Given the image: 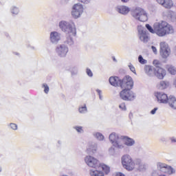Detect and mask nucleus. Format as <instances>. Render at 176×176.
<instances>
[{
	"mask_svg": "<svg viewBox=\"0 0 176 176\" xmlns=\"http://www.w3.org/2000/svg\"><path fill=\"white\" fill-rule=\"evenodd\" d=\"M120 97L124 101H131V100H134L135 96L131 89H123L120 93Z\"/></svg>",
	"mask_w": 176,
	"mask_h": 176,
	"instance_id": "6e6552de",
	"label": "nucleus"
},
{
	"mask_svg": "<svg viewBox=\"0 0 176 176\" xmlns=\"http://www.w3.org/2000/svg\"><path fill=\"white\" fill-rule=\"evenodd\" d=\"M83 13V6L80 3L75 4L72 8V15L74 19H78Z\"/></svg>",
	"mask_w": 176,
	"mask_h": 176,
	"instance_id": "1a4fd4ad",
	"label": "nucleus"
},
{
	"mask_svg": "<svg viewBox=\"0 0 176 176\" xmlns=\"http://www.w3.org/2000/svg\"><path fill=\"white\" fill-rule=\"evenodd\" d=\"M166 69L170 75H176V68L175 67L171 65H168L166 66Z\"/></svg>",
	"mask_w": 176,
	"mask_h": 176,
	"instance_id": "393cba45",
	"label": "nucleus"
},
{
	"mask_svg": "<svg viewBox=\"0 0 176 176\" xmlns=\"http://www.w3.org/2000/svg\"><path fill=\"white\" fill-rule=\"evenodd\" d=\"M155 96L157 99V101L162 104H167L168 101V96L163 92H156Z\"/></svg>",
	"mask_w": 176,
	"mask_h": 176,
	"instance_id": "f8f14e48",
	"label": "nucleus"
},
{
	"mask_svg": "<svg viewBox=\"0 0 176 176\" xmlns=\"http://www.w3.org/2000/svg\"><path fill=\"white\" fill-rule=\"evenodd\" d=\"M168 104L170 107V108H173V109H176V98L170 96H169L168 99Z\"/></svg>",
	"mask_w": 176,
	"mask_h": 176,
	"instance_id": "aec40b11",
	"label": "nucleus"
},
{
	"mask_svg": "<svg viewBox=\"0 0 176 176\" xmlns=\"http://www.w3.org/2000/svg\"><path fill=\"white\" fill-rule=\"evenodd\" d=\"M170 86V82L166 80H162L157 84V87L159 90H165V89H168Z\"/></svg>",
	"mask_w": 176,
	"mask_h": 176,
	"instance_id": "a211bd4d",
	"label": "nucleus"
},
{
	"mask_svg": "<svg viewBox=\"0 0 176 176\" xmlns=\"http://www.w3.org/2000/svg\"><path fill=\"white\" fill-rule=\"evenodd\" d=\"M144 71H145L146 74L151 75V74H152V71H153L152 67L149 66V65L146 66L144 68Z\"/></svg>",
	"mask_w": 176,
	"mask_h": 176,
	"instance_id": "c756f323",
	"label": "nucleus"
},
{
	"mask_svg": "<svg viewBox=\"0 0 176 176\" xmlns=\"http://www.w3.org/2000/svg\"><path fill=\"white\" fill-rule=\"evenodd\" d=\"M113 61H116V59L115 58L114 56L113 57Z\"/></svg>",
	"mask_w": 176,
	"mask_h": 176,
	"instance_id": "8fccbe9b",
	"label": "nucleus"
},
{
	"mask_svg": "<svg viewBox=\"0 0 176 176\" xmlns=\"http://www.w3.org/2000/svg\"><path fill=\"white\" fill-rule=\"evenodd\" d=\"M162 173L171 175V174H174V173H175V170H174V168H173V167H171L170 166L166 165V167H165Z\"/></svg>",
	"mask_w": 176,
	"mask_h": 176,
	"instance_id": "4be33fe9",
	"label": "nucleus"
},
{
	"mask_svg": "<svg viewBox=\"0 0 176 176\" xmlns=\"http://www.w3.org/2000/svg\"><path fill=\"white\" fill-rule=\"evenodd\" d=\"M85 162L89 167H91L92 168H98V167H100V161L91 155L86 156Z\"/></svg>",
	"mask_w": 176,
	"mask_h": 176,
	"instance_id": "0eeeda50",
	"label": "nucleus"
},
{
	"mask_svg": "<svg viewBox=\"0 0 176 176\" xmlns=\"http://www.w3.org/2000/svg\"><path fill=\"white\" fill-rule=\"evenodd\" d=\"M43 87H44V92L45 94H47V93H49V86L47 84H43Z\"/></svg>",
	"mask_w": 176,
	"mask_h": 176,
	"instance_id": "72a5a7b5",
	"label": "nucleus"
},
{
	"mask_svg": "<svg viewBox=\"0 0 176 176\" xmlns=\"http://www.w3.org/2000/svg\"><path fill=\"white\" fill-rule=\"evenodd\" d=\"M1 171H2V168L0 167V173H1Z\"/></svg>",
	"mask_w": 176,
	"mask_h": 176,
	"instance_id": "3c124183",
	"label": "nucleus"
},
{
	"mask_svg": "<svg viewBox=\"0 0 176 176\" xmlns=\"http://www.w3.org/2000/svg\"><path fill=\"white\" fill-rule=\"evenodd\" d=\"M99 167L102 168V171H104V174H108L109 173H111V168L108 166V165H105L104 164H100L99 165Z\"/></svg>",
	"mask_w": 176,
	"mask_h": 176,
	"instance_id": "a878e982",
	"label": "nucleus"
},
{
	"mask_svg": "<svg viewBox=\"0 0 176 176\" xmlns=\"http://www.w3.org/2000/svg\"><path fill=\"white\" fill-rule=\"evenodd\" d=\"M50 38L53 43L58 42L60 39V34L57 32H52L50 34Z\"/></svg>",
	"mask_w": 176,
	"mask_h": 176,
	"instance_id": "412c9836",
	"label": "nucleus"
},
{
	"mask_svg": "<svg viewBox=\"0 0 176 176\" xmlns=\"http://www.w3.org/2000/svg\"><path fill=\"white\" fill-rule=\"evenodd\" d=\"M119 107L120 108V109H122V111H126V104L124 103H121L119 106Z\"/></svg>",
	"mask_w": 176,
	"mask_h": 176,
	"instance_id": "4c0bfd02",
	"label": "nucleus"
},
{
	"mask_svg": "<svg viewBox=\"0 0 176 176\" xmlns=\"http://www.w3.org/2000/svg\"><path fill=\"white\" fill-rule=\"evenodd\" d=\"M122 2H129V0H122Z\"/></svg>",
	"mask_w": 176,
	"mask_h": 176,
	"instance_id": "09e8293b",
	"label": "nucleus"
},
{
	"mask_svg": "<svg viewBox=\"0 0 176 176\" xmlns=\"http://www.w3.org/2000/svg\"><path fill=\"white\" fill-rule=\"evenodd\" d=\"M121 140H123L125 145H127V146H133L135 142L134 140L127 137V136H121Z\"/></svg>",
	"mask_w": 176,
	"mask_h": 176,
	"instance_id": "6ab92c4d",
	"label": "nucleus"
},
{
	"mask_svg": "<svg viewBox=\"0 0 176 176\" xmlns=\"http://www.w3.org/2000/svg\"><path fill=\"white\" fill-rule=\"evenodd\" d=\"M154 75H155L158 79H164V77L167 75V72L166 69H163V67L154 69Z\"/></svg>",
	"mask_w": 176,
	"mask_h": 176,
	"instance_id": "4468645a",
	"label": "nucleus"
},
{
	"mask_svg": "<svg viewBox=\"0 0 176 176\" xmlns=\"http://www.w3.org/2000/svg\"><path fill=\"white\" fill-rule=\"evenodd\" d=\"M79 2H82V3H89L90 0H78Z\"/></svg>",
	"mask_w": 176,
	"mask_h": 176,
	"instance_id": "a19ab883",
	"label": "nucleus"
},
{
	"mask_svg": "<svg viewBox=\"0 0 176 176\" xmlns=\"http://www.w3.org/2000/svg\"><path fill=\"white\" fill-rule=\"evenodd\" d=\"M122 167L127 170V171H133L135 168V163L133 160V158L129 155L122 156Z\"/></svg>",
	"mask_w": 176,
	"mask_h": 176,
	"instance_id": "20e7f679",
	"label": "nucleus"
},
{
	"mask_svg": "<svg viewBox=\"0 0 176 176\" xmlns=\"http://www.w3.org/2000/svg\"><path fill=\"white\" fill-rule=\"evenodd\" d=\"M156 111H157V108H155L153 109L151 111V113L152 115H155L156 113Z\"/></svg>",
	"mask_w": 176,
	"mask_h": 176,
	"instance_id": "a18cd8bd",
	"label": "nucleus"
},
{
	"mask_svg": "<svg viewBox=\"0 0 176 176\" xmlns=\"http://www.w3.org/2000/svg\"><path fill=\"white\" fill-rule=\"evenodd\" d=\"M109 83L111 85V86H115L116 87L117 86L120 87V83L122 82V80L119 78L118 76H111L109 78Z\"/></svg>",
	"mask_w": 176,
	"mask_h": 176,
	"instance_id": "f3484780",
	"label": "nucleus"
},
{
	"mask_svg": "<svg viewBox=\"0 0 176 176\" xmlns=\"http://www.w3.org/2000/svg\"><path fill=\"white\" fill-rule=\"evenodd\" d=\"M157 167L160 171H162L163 173L164 170L167 167V164L162 163V162H158L157 164Z\"/></svg>",
	"mask_w": 176,
	"mask_h": 176,
	"instance_id": "cd10ccee",
	"label": "nucleus"
},
{
	"mask_svg": "<svg viewBox=\"0 0 176 176\" xmlns=\"http://www.w3.org/2000/svg\"><path fill=\"white\" fill-rule=\"evenodd\" d=\"M97 93H98V95H99V96H100V98H101V91L99 90V89H98V90H97Z\"/></svg>",
	"mask_w": 176,
	"mask_h": 176,
	"instance_id": "49530a36",
	"label": "nucleus"
},
{
	"mask_svg": "<svg viewBox=\"0 0 176 176\" xmlns=\"http://www.w3.org/2000/svg\"><path fill=\"white\" fill-rule=\"evenodd\" d=\"M157 2L165 8V9H171L172 6L174 5L171 0H157Z\"/></svg>",
	"mask_w": 176,
	"mask_h": 176,
	"instance_id": "dca6fc26",
	"label": "nucleus"
},
{
	"mask_svg": "<svg viewBox=\"0 0 176 176\" xmlns=\"http://www.w3.org/2000/svg\"><path fill=\"white\" fill-rule=\"evenodd\" d=\"M56 52L60 57H65L68 53V47L64 45H60L56 47Z\"/></svg>",
	"mask_w": 176,
	"mask_h": 176,
	"instance_id": "2eb2a0df",
	"label": "nucleus"
},
{
	"mask_svg": "<svg viewBox=\"0 0 176 176\" xmlns=\"http://www.w3.org/2000/svg\"><path fill=\"white\" fill-rule=\"evenodd\" d=\"M146 28L149 32L156 34L158 36H166V35L174 34V28L164 21L154 24L153 28L149 24H146Z\"/></svg>",
	"mask_w": 176,
	"mask_h": 176,
	"instance_id": "f257e3e1",
	"label": "nucleus"
},
{
	"mask_svg": "<svg viewBox=\"0 0 176 176\" xmlns=\"http://www.w3.org/2000/svg\"><path fill=\"white\" fill-rule=\"evenodd\" d=\"M160 176H166L165 175H160Z\"/></svg>",
	"mask_w": 176,
	"mask_h": 176,
	"instance_id": "603ef678",
	"label": "nucleus"
},
{
	"mask_svg": "<svg viewBox=\"0 0 176 176\" xmlns=\"http://www.w3.org/2000/svg\"><path fill=\"white\" fill-rule=\"evenodd\" d=\"M89 174L91 176H104V173L98 170H91Z\"/></svg>",
	"mask_w": 176,
	"mask_h": 176,
	"instance_id": "5701e85b",
	"label": "nucleus"
},
{
	"mask_svg": "<svg viewBox=\"0 0 176 176\" xmlns=\"http://www.w3.org/2000/svg\"><path fill=\"white\" fill-rule=\"evenodd\" d=\"M87 151L89 153H96L97 151V146H90Z\"/></svg>",
	"mask_w": 176,
	"mask_h": 176,
	"instance_id": "c85d7f7f",
	"label": "nucleus"
},
{
	"mask_svg": "<svg viewBox=\"0 0 176 176\" xmlns=\"http://www.w3.org/2000/svg\"><path fill=\"white\" fill-rule=\"evenodd\" d=\"M18 12H19V10H18L17 8H14L12 9V13H13L14 14H17Z\"/></svg>",
	"mask_w": 176,
	"mask_h": 176,
	"instance_id": "37998d69",
	"label": "nucleus"
},
{
	"mask_svg": "<svg viewBox=\"0 0 176 176\" xmlns=\"http://www.w3.org/2000/svg\"><path fill=\"white\" fill-rule=\"evenodd\" d=\"M87 74L88 76H93V72H91L90 69H87Z\"/></svg>",
	"mask_w": 176,
	"mask_h": 176,
	"instance_id": "ea45409f",
	"label": "nucleus"
},
{
	"mask_svg": "<svg viewBox=\"0 0 176 176\" xmlns=\"http://www.w3.org/2000/svg\"><path fill=\"white\" fill-rule=\"evenodd\" d=\"M138 61L140 64H146V60L144 59L142 55L138 56Z\"/></svg>",
	"mask_w": 176,
	"mask_h": 176,
	"instance_id": "2f4dec72",
	"label": "nucleus"
},
{
	"mask_svg": "<svg viewBox=\"0 0 176 176\" xmlns=\"http://www.w3.org/2000/svg\"><path fill=\"white\" fill-rule=\"evenodd\" d=\"M129 67L131 72H133V74H135V67H134V66L131 63L129 64Z\"/></svg>",
	"mask_w": 176,
	"mask_h": 176,
	"instance_id": "c9c22d12",
	"label": "nucleus"
},
{
	"mask_svg": "<svg viewBox=\"0 0 176 176\" xmlns=\"http://www.w3.org/2000/svg\"><path fill=\"white\" fill-rule=\"evenodd\" d=\"M133 16L139 21L145 22L148 21V14L144 9L138 8L133 12Z\"/></svg>",
	"mask_w": 176,
	"mask_h": 176,
	"instance_id": "39448f33",
	"label": "nucleus"
},
{
	"mask_svg": "<svg viewBox=\"0 0 176 176\" xmlns=\"http://www.w3.org/2000/svg\"><path fill=\"white\" fill-rule=\"evenodd\" d=\"M151 49H152L153 53H155V54H156L157 53V50L156 49V47L155 46H152Z\"/></svg>",
	"mask_w": 176,
	"mask_h": 176,
	"instance_id": "79ce46f5",
	"label": "nucleus"
},
{
	"mask_svg": "<svg viewBox=\"0 0 176 176\" xmlns=\"http://www.w3.org/2000/svg\"><path fill=\"white\" fill-rule=\"evenodd\" d=\"M95 137L99 140V141H102V140H104V135H102V134L100 133H96L95 134Z\"/></svg>",
	"mask_w": 176,
	"mask_h": 176,
	"instance_id": "7c9ffc66",
	"label": "nucleus"
},
{
	"mask_svg": "<svg viewBox=\"0 0 176 176\" xmlns=\"http://www.w3.org/2000/svg\"><path fill=\"white\" fill-rule=\"evenodd\" d=\"M133 86H134V82L131 76H126L121 80V89L131 90V89H133Z\"/></svg>",
	"mask_w": 176,
	"mask_h": 176,
	"instance_id": "423d86ee",
	"label": "nucleus"
},
{
	"mask_svg": "<svg viewBox=\"0 0 176 176\" xmlns=\"http://www.w3.org/2000/svg\"><path fill=\"white\" fill-rule=\"evenodd\" d=\"M138 37L142 42H144V43L149 42V34L146 30H139Z\"/></svg>",
	"mask_w": 176,
	"mask_h": 176,
	"instance_id": "ddd939ff",
	"label": "nucleus"
},
{
	"mask_svg": "<svg viewBox=\"0 0 176 176\" xmlns=\"http://www.w3.org/2000/svg\"><path fill=\"white\" fill-rule=\"evenodd\" d=\"M160 53L163 58H167L170 56V50L168 45L166 42H161L160 44Z\"/></svg>",
	"mask_w": 176,
	"mask_h": 176,
	"instance_id": "9d476101",
	"label": "nucleus"
},
{
	"mask_svg": "<svg viewBox=\"0 0 176 176\" xmlns=\"http://www.w3.org/2000/svg\"><path fill=\"white\" fill-rule=\"evenodd\" d=\"M114 176H126V175L120 172H118V173H116Z\"/></svg>",
	"mask_w": 176,
	"mask_h": 176,
	"instance_id": "c03bdc74",
	"label": "nucleus"
},
{
	"mask_svg": "<svg viewBox=\"0 0 176 176\" xmlns=\"http://www.w3.org/2000/svg\"><path fill=\"white\" fill-rule=\"evenodd\" d=\"M118 10H119V12L121 13L122 14H127V13L130 12V8H129V7L122 6L119 8Z\"/></svg>",
	"mask_w": 176,
	"mask_h": 176,
	"instance_id": "b1692460",
	"label": "nucleus"
},
{
	"mask_svg": "<svg viewBox=\"0 0 176 176\" xmlns=\"http://www.w3.org/2000/svg\"><path fill=\"white\" fill-rule=\"evenodd\" d=\"M109 140L113 146H116V148H122V145H120L122 138H119L116 133L110 134Z\"/></svg>",
	"mask_w": 176,
	"mask_h": 176,
	"instance_id": "9b49d317",
	"label": "nucleus"
},
{
	"mask_svg": "<svg viewBox=\"0 0 176 176\" xmlns=\"http://www.w3.org/2000/svg\"><path fill=\"white\" fill-rule=\"evenodd\" d=\"M173 85L176 87V78L174 79Z\"/></svg>",
	"mask_w": 176,
	"mask_h": 176,
	"instance_id": "de8ad7c7",
	"label": "nucleus"
},
{
	"mask_svg": "<svg viewBox=\"0 0 176 176\" xmlns=\"http://www.w3.org/2000/svg\"><path fill=\"white\" fill-rule=\"evenodd\" d=\"M146 28L149 32L156 34L158 36H166V35L174 34V28L164 21L154 24L153 28L149 24H146Z\"/></svg>",
	"mask_w": 176,
	"mask_h": 176,
	"instance_id": "f03ea898",
	"label": "nucleus"
},
{
	"mask_svg": "<svg viewBox=\"0 0 176 176\" xmlns=\"http://www.w3.org/2000/svg\"><path fill=\"white\" fill-rule=\"evenodd\" d=\"M173 142H175L176 141L175 140H172Z\"/></svg>",
	"mask_w": 176,
	"mask_h": 176,
	"instance_id": "864d4df0",
	"label": "nucleus"
},
{
	"mask_svg": "<svg viewBox=\"0 0 176 176\" xmlns=\"http://www.w3.org/2000/svg\"><path fill=\"white\" fill-rule=\"evenodd\" d=\"M74 129L78 133H83V128L82 126H75Z\"/></svg>",
	"mask_w": 176,
	"mask_h": 176,
	"instance_id": "f704fd0d",
	"label": "nucleus"
},
{
	"mask_svg": "<svg viewBox=\"0 0 176 176\" xmlns=\"http://www.w3.org/2000/svg\"><path fill=\"white\" fill-rule=\"evenodd\" d=\"M153 65H154V69H157L158 68H162V63L160 60L155 59L153 61Z\"/></svg>",
	"mask_w": 176,
	"mask_h": 176,
	"instance_id": "bb28decb",
	"label": "nucleus"
},
{
	"mask_svg": "<svg viewBox=\"0 0 176 176\" xmlns=\"http://www.w3.org/2000/svg\"><path fill=\"white\" fill-rule=\"evenodd\" d=\"M87 111V107H86V104L84 105V107H81L79 108V112L80 113H85Z\"/></svg>",
	"mask_w": 176,
	"mask_h": 176,
	"instance_id": "473e14b6",
	"label": "nucleus"
},
{
	"mask_svg": "<svg viewBox=\"0 0 176 176\" xmlns=\"http://www.w3.org/2000/svg\"><path fill=\"white\" fill-rule=\"evenodd\" d=\"M138 168L140 170H145L146 168V166L141 164L140 162H138Z\"/></svg>",
	"mask_w": 176,
	"mask_h": 176,
	"instance_id": "e433bc0d",
	"label": "nucleus"
},
{
	"mask_svg": "<svg viewBox=\"0 0 176 176\" xmlns=\"http://www.w3.org/2000/svg\"><path fill=\"white\" fill-rule=\"evenodd\" d=\"M11 129H12V130H17V124H14V123H11L10 124Z\"/></svg>",
	"mask_w": 176,
	"mask_h": 176,
	"instance_id": "58836bf2",
	"label": "nucleus"
},
{
	"mask_svg": "<svg viewBox=\"0 0 176 176\" xmlns=\"http://www.w3.org/2000/svg\"><path fill=\"white\" fill-rule=\"evenodd\" d=\"M59 27L62 31H64V32H67L69 38L76 35V28H75V25L74 24L71 25L66 21H61L59 23Z\"/></svg>",
	"mask_w": 176,
	"mask_h": 176,
	"instance_id": "7ed1b4c3",
	"label": "nucleus"
}]
</instances>
